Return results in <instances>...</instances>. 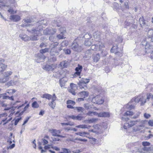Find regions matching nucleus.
<instances>
[{
	"instance_id": "5fc2aeb1",
	"label": "nucleus",
	"mask_w": 153,
	"mask_h": 153,
	"mask_svg": "<svg viewBox=\"0 0 153 153\" xmlns=\"http://www.w3.org/2000/svg\"><path fill=\"white\" fill-rule=\"evenodd\" d=\"M10 135L9 137V140H8L7 141L9 142L10 144L12 143V140L11 139L13 136V134L12 133H10Z\"/></svg>"
},
{
	"instance_id": "c9c22d12",
	"label": "nucleus",
	"mask_w": 153,
	"mask_h": 153,
	"mask_svg": "<svg viewBox=\"0 0 153 153\" xmlns=\"http://www.w3.org/2000/svg\"><path fill=\"white\" fill-rule=\"evenodd\" d=\"M60 65L61 67L64 68L67 67L68 65V61H64L61 62Z\"/></svg>"
},
{
	"instance_id": "7c9ffc66",
	"label": "nucleus",
	"mask_w": 153,
	"mask_h": 153,
	"mask_svg": "<svg viewBox=\"0 0 153 153\" xmlns=\"http://www.w3.org/2000/svg\"><path fill=\"white\" fill-rule=\"evenodd\" d=\"M98 119L97 118H93L92 119H91L88 120H85V123H94L96 122L97 121Z\"/></svg>"
},
{
	"instance_id": "a878e982",
	"label": "nucleus",
	"mask_w": 153,
	"mask_h": 153,
	"mask_svg": "<svg viewBox=\"0 0 153 153\" xmlns=\"http://www.w3.org/2000/svg\"><path fill=\"white\" fill-rule=\"evenodd\" d=\"M43 33L45 35L52 34V32L51 31V28H47L43 31Z\"/></svg>"
},
{
	"instance_id": "052dcab7",
	"label": "nucleus",
	"mask_w": 153,
	"mask_h": 153,
	"mask_svg": "<svg viewBox=\"0 0 153 153\" xmlns=\"http://www.w3.org/2000/svg\"><path fill=\"white\" fill-rule=\"evenodd\" d=\"M63 152L64 153H70L71 152V151L69 150L68 149H67L64 148L62 149Z\"/></svg>"
},
{
	"instance_id": "20e7f679",
	"label": "nucleus",
	"mask_w": 153,
	"mask_h": 153,
	"mask_svg": "<svg viewBox=\"0 0 153 153\" xmlns=\"http://www.w3.org/2000/svg\"><path fill=\"white\" fill-rule=\"evenodd\" d=\"M92 114L94 115H98L99 117H108L109 116V113L106 112H102L98 114L96 112L89 111L87 114L89 116H92Z\"/></svg>"
},
{
	"instance_id": "338daca9",
	"label": "nucleus",
	"mask_w": 153,
	"mask_h": 153,
	"mask_svg": "<svg viewBox=\"0 0 153 153\" xmlns=\"http://www.w3.org/2000/svg\"><path fill=\"white\" fill-rule=\"evenodd\" d=\"M148 124L149 126H153V120H149L148 122Z\"/></svg>"
},
{
	"instance_id": "bb28decb",
	"label": "nucleus",
	"mask_w": 153,
	"mask_h": 153,
	"mask_svg": "<svg viewBox=\"0 0 153 153\" xmlns=\"http://www.w3.org/2000/svg\"><path fill=\"white\" fill-rule=\"evenodd\" d=\"M78 84L79 88L81 89L83 88L85 89V88H87L85 84L83 83V82H82L81 80L79 81V82L78 83Z\"/></svg>"
},
{
	"instance_id": "37998d69",
	"label": "nucleus",
	"mask_w": 153,
	"mask_h": 153,
	"mask_svg": "<svg viewBox=\"0 0 153 153\" xmlns=\"http://www.w3.org/2000/svg\"><path fill=\"white\" fill-rule=\"evenodd\" d=\"M39 106V104L36 101H34L32 104V107L33 108H37Z\"/></svg>"
},
{
	"instance_id": "f03ea898",
	"label": "nucleus",
	"mask_w": 153,
	"mask_h": 153,
	"mask_svg": "<svg viewBox=\"0 0 153 153\" xmlns=\"http://www.w3.org/2000/svg\"><path fill=\"white\" fill-rule=\"evenodd\" d=\"M29 32L33 34L30 37V40L32 41L36 40L38 39V36H41V34L40 31L38 29V28H33L32 29H27Z\"/></svg>"
},
{
	"instance_id": "49530a36",
	"label": "nucleus",
	"mask_w": 153,
	"mask_h": 153,
	"mask_svg": "<svg viewBox=\"0 0 153 153\" xmlns=\"http://www.w3.org/2000/svg\"><path fill=\"white\" fill-rule=\"evenodd\" d=\"M1 98V94H0V99ZM7 106V104H5L4 102L0 100V107H5Z\"/></svg>"
},
{
	"instance_id": "4be33fe9",
	"label": "nucleus",
	"mask_w": 153,
	"mask_h": 153,
	"mask_svg": "<svg viewBox=\"0 0 153 153\" xmlns=\"http://www.w3.org/2000/svg\"><path fill=\"white\" fill-rule=\"evenodd\" d=\"M147 45H146V53H148L152 52L151 57L153 59V51H152V46H150L149 47H147Z\"/></svg>"
},
{
	"instance_id": "423d86ee",
	"label": "nucleus",
	"mask_w": 153,
	"mask_h": 153,
	"mask_svg": "<svg viewBox=\"0 0 153 153\" xmlns=\"http://www.w3.org/2000/svg\"><path fill=\"white\" fill-rule=\"evenodd\" d=\"M50 49L48 48H45L44 49H41L40 51V52L41 54H38V59L42 60L41 61H43V60L46 57L43 54V53L48 52Z\"/></svg>"
},
{
	"instance_id": "0eeeda50",
	"label": "nucleus",
	"mask_w": 153,
	"mask_h": 153,
	"mask_svg": "<svg viewBox=\"0 0 153 153\" xmlns=\"http://www.w3.org/2000/svg\"><path fill=\"white\" fill-rule=\"evenodd\" d=\"M62 72L63 71H59L58 73L59 74V75L58 76V77L61 78L59 81L60 86L61 87L65 85V83L67 81V79L66 78H64L63 76H62Z\"/></svg>"
},
{
	"instance_id": "6e6d98bb",
	"label": "nucleus",
	"mask_w": 153,
	"mask_h": 153,
	"mask_svg": "<svg viewBox=\"0 0 153 153\" xmlns=\"http://www.w3.org/2000/svg\"><path fill=\"white\" fill-rule=\"evenodd\" d=\"M87 134L85 132H78L76 133V134L78 135H79L81 136H83L85 134Z\"/></svg>"
},
{
	"instance_id": "4c0bfd02",
	"label": "nucleus",
	"mask_w": 153,
	"mask_h": 153,
	"mask_svg": "<svg viewBox=\"0 0 153 153\" xmlns=\"http://www.w3.org/2000/svg\"><path fill=\"white\" fill-rule=\"evenodd\" d=\"M54 101H55L52 100L51 102H49L48 104L49 106L53 109H54L55 107L56 103L55 102H54Z\"/></svg>"
},
{
	"instance_id": "bf43d9fd",
	"label": "nucleus",
	"mask_w": 153,
	"mask_h": 153,
	"mask_svg": "<svg viewBox=\"0 0 153 153\" xmlns=\"http://www.w3.org/2000/svg\"><path fill=\"white\" fill-rule=\"evenodd\" d=\"M84 38L85 39H89L91 38V36L88 33H86L83 36Z\"/></svg>"
},
{
	"instance_id": "603ef678",
	"label": "nucleus",
	"mask_w": 153,
	"mask_h": 153,
	"mask_svg": "<svg viewBox=\"0 0 153 153\" xmlns=\"http://www.w3.org/2000/svg\"><path fill=\"white\" fill-rule=\"evenodd\" d=\"M67 103L68 104H71L72 105H74L75 104V102L74 101L69 100L67 101Z\"/></svg>"
},
{
	"instance_id": "f257e3e1",
	"label": "nucleus",
	"mask_w": 153,
	"mask_h": 153,
	"mask_svg": "<svg viewBox=\"0 0 153 153\" xmlns=\"http://www.w3.org/2000/svg\"><path fill=\"white\" fill-rule=\"evenodd\" d=\"M122 120L124 121H126L125 123L123 126V128L125 129H127L128 128L131 127L134 125L137 124V122H140V120H137L135 121L130 120L128 121L129 119L127 117H122Z\"/></svg>"
},
{
	"instance_id": "8fccbe9b",
	"label": "nucleus",
	"mask_w": 153,
	"mask_h": 153,
	"mask_svg": "<svg viewBox=\"0 0 153 153\" xmlns=\"http://www.w3.org/2000/svg\"><path fill=\"white\" fill-rule=\"evenodd\" d=\"M97 140L94 138H91L90 141L91 142V143L92 144H94L96 143V141Z\"/></svg>"
},
{
	"instance_id": "5701e85b",
	"label": "nucleus",
	"mask_w": 153,
	"mask_h": 153,
	"mask_svg": "<svg viewBox=\"0 0 153 153\" xmlns=\"http://www.w3.org/2000/svg\"><path fill=\"white\" fill-rule=\"evenodd\" d=\"M46 23V21L45 20H42L41 21L39 22L36 23V25H39L38 29L39 30H41V29L42 28V26L41 25H46L45 24Z\"/></svg>"
},
{
	"instance_id": "ea45409f",
	"label": "nucleus",
	"mask_w": 153,
	"mask_h": 153,
	"mask_svg": "<svg viewBox=\"0 0 153 153\" xmlns=\"http://www.w3.org/2000/svg\"><path fill=\"white\" fill-rule=\"evenodd\" d=\"M100 58V56L99 53L96 54L94 56V62H97Z\"/></svg>"
},
{
	"instance_id": "1a4fd4ad",
	"label": "nucleus",
	"mask_w": 153,
	"mask_h": 153,
	"mask_svg": "<svg viewBox=\"0 0 153 153\" xmlns=\"http://www.w3.org/2000/svg\"><path fill=\"white\" fill-rule=\"evenodd\" d=\"M99 50L101 51V56H105L107 54V52L105 51H104L103 49L105 48V44L104 43L99 42Z\"/></svg>"
},
{
	"instance_id": "dca6fc26",
	"label": "nucleus",
	"mask_w": 153,
	"mask_h": 153,
	"mask_svg": "<svg viewBox=\"0 0 153 153\" xmlns=\"http://www.w3.org/2000/svg\"><path fill=\"white\" fill-rule=\"evenodd\" d=\"M143 149L144 151H146L143 153H152L153 151V145H152L150 147L143 146Z\"/></svg>"
},
{
	"instance_id": "cd10ccee",
	"label": "nucleus",
	"mask_w": 153,
	"mask_h": 153,
	"mask_svg": "<svg viewBox=\"0 0 153 153\" xmlns=\"http://www.w3.org/2000/svg\"><path fill=\"white\" fill-rule=\"evenodd\" d=\"M61 131L60 130H56V129H52L51 130V132L53 136H57L59 134H60Z\"/></svg>"
},
{
	"instance_id": "f704fd0d",
	"label": "nucleus",
	"mask_w": 153,
	"mask_h": 153,
	"mask_svg": "<svg viewBox=\"0 0 153 153\" xmlns=\"http://www.w3.org/2000/svg\"><path fill=\"white\" fill-rule=\"evenodd\" d=\"M64 32L65 31H63L62 32L60 33V34L58 35L57 36V38L59 39H62L65 38V37H64Z\"/></svg>"
},
{
	"instance_id": "9b49d317",
	"label": "nucleus",
	"mask_w": 153,
	"mask_h": 153,
	"mask_svg": "<svg viewBox=\"0 0 153 153\" xmlns=\"http://www.w3.org/2000/svg\"><path fill=\"white\" fill-rule=\"evenodd\" d=\"M5 60L2 59H0V74L2 73L6 68L7 65L4 64L3 63L4 62Z\"/></svg>"
},
{
	"instance_id": "a18cd8bd",
	"label": "nucleus",
	"mask_w": 153,
	"mask_h": 153,
	"mask_svg": "<svg viewBox=\"0 0 153 153\" xmlns=\"http://www.w3.org/2000/svg\"><path fill=\"white\" fill-rule=\"evenodd\" d=\"M12 72L11 71H8L7 72H5L4 76L6 77H8V76L12 75Z\"/></svg>"
},
{
	"instance_id": "ddd939ff",
	"label": "nucleus",
	"mask_w": 153,
	"mask_h": 153,
	"mask_svg": "<svg viewBox=\"0 0 153 153\" xmlns=\"http://www.w3.org/2000/svg\"><path fill=\"white\" fill-rule=\"evenodd\" d=\"M24 22H23L24 23V24H22L21 25V26L23 27H30V25H32V24H29V23H31L32 22V20L30 19H24L23 20Z\"/></svg>"
},
{
	"instance_id": "6ab92c4d",
	"label": "nucleus",
	"mask_w": 153,
	"mask_h": 153,
	"mask_svg": "<svg viewBox=\"0 0 153 153\" xmlns=\"http://www.w3.org/2000/svg\"><path fill=\"white\" fill-rule=\"evenodd\" d=\"M82 68V66L78 65V66L75 68L76 72L74 74V76H79L80 75Z\"/></svg>"
},
{
	"instance_id": "c85d7f7f",
	"label": "nucleus",
	"mask_w": 153,
	"mask_h": 153,
	"mask_svg": "<svg viewBox=\"0 0 153 153\" xmlns=\"http://www.w3.org/2000/svg\"><path fill=\"white\" fill-rule=\"evenodd\" d=\"M133 102H134V101H131H131L129 102L126 105V108L129 109H134L135 108V105L131 104V103Z\"/></svg>"
},
{
	"instance_id": "680f3d73",
	"label": "nucleus",
	"mask_w": 153,
	"mask_h": 153,
	"mask_svg": "<svg viewBox=\"0 0 153 153\" xmlns=\"http://www.w3.org/2000/svg\"><path fill=\"white\" fill-rule=\"evenodd\" d=\"M49 40L52 42L55 41V38L54 36H51L49 37Z\"/></svg>"
},
{
	"instance_id": "c756f323",
	"label": "nucleus",
	"mask_w": 153,
	"mask_h": 153,
	"mask_svg": "<svg viewBox=\"0 0 153 153\" xmlns=\"http://www.w3.org/2000/svg\"><path fill=\"white\" fill-rule=\"evenodd\" d=\"M42 98H45L48 100H50L52 97V96L49 94L46 93L43 94L41 97Z\"/></svg>"
},
{
	"instance_id": "79ce46f5",
	"label": "nucleus",
	"mask_w": 153,
	"mask_h": 153,
	"mask_svg": "<svg viewBox=\"0 0 153 153\" xmlns=\"http://www.w3.org/2000/svg\"><path fill=\"white\" fill-rule=\"evenodd\" d=\"M82 82L84 83L85 84L89 82L90 79H89L82 78L80 80Z\"/></svg>"
},
{
	"instance_id": "e433bc0d",
	"label": "nucleus",
	"mask_w": 153,
	"mask_h": 153,
	"mask_svg": "<svg viewBox=\"0 0 153 153\" xmlns=\"http://www.w3.org/2000/svg\"><path fill=\"white\" fill-rule=\"evenodd\" d=\"M68 44V41L65 40L63 41L60 45V46L64 47L67 46Z\"/></svg>"
},
{
	"instance_id": "f8f14e48",
	"label": "nucleus",
	"mask_w": 153,
	"mask_h": 153,
	"mask_svg": "<svg viewBox=\"0 0 153 153\" xmlns=\"http://www.w3.org/2000/svg\"><path fill=\"white\" fill-rule=\"evenodd\" d=\"M20 102H21L20 101H17L15 102H12L11 105L12 106L13 108L15 109H16V108L19 109V108L23 106L24 104H22L21 105L19 104V103H20Z\"/></svg>"
},
{
	"instance_id": "7ed1b4c3",
	"label": "nucleus",
	"mask_w": 153,
	"mask_h": 153,
	"mask_svg": "<svg viewBox=\"0 0 153 153\" xmlns=\"http://www.w3.org/2000/svg\"><path fill=\"white\" fill-rule=\"evenodd\" d=\"M146 95H139L131 99V101H134L135 103L140 102L141 105H143L146 102Z\"/></svg>"
},
{
	"instance_id": "f3484780",
	"label": "nucleus",
	"mask_w": 153,
	"mask_h": 153,
	"mask_svg": "<svg viewBox=\"0 0 153 153\" xmlns=\"http://www.w3.org/2000/svg\"><path fill=\"white\" fill-rule=\"evenodd\" d=\"M19 37L22 40L25 41H27L30 40V37L23 33L20 34L19 35Z\"/></svg>"
},
{
	"instance_id": "393cba45",
	"label": "nucleus",
	"mask_w": 153,
	"mask_h": 153,
	"mask_svg": "<svg viewBox=\"0 0 153 153\" xmlns=\"http://www.w3.org/2000/svg\"><path fill=\"white\" fill-rule=\"evenodd\" d=\"M79 94V96L84 98L88 97V93L87 91H82L80 92Z\"/></svg>"
},
{
	"instance_id": "13d9d810",
	"label": "nucleus",
	"mask_w": 153,
	"mask_h": 153,
	"mask_svg": "<svg viewBox=\"0 0 153 153\" xmlns=\"http://www.w3.org/2000/svg\"><path fill=\"white\" fill-rule=\"evenodd\" d=\"M53 54H50L52 56H55L56 55H58L59 53V51L56 50V49H55V50L53 51Z\"/></svg>"
},
{
	"instance_id": "4468645a",
	"label": "nucleus",
	"mask_w": 153,
	"mask_h": 153,
	"mask_svg": "<svg viewBox=\"0 0 153 153\" xmlns=\"http://www.w3.org/2000/svg\"><path fill=\"white\" fill-rule=\"evenodd\" d=\"M71 88L69 89V91L73 95H75L76 92L75 91V89L76 88V85L73 83L70 84Z\"/></svg>"
},
{
	"instance_id": "09e8293b",
	"label": "nucleus",
	"mask_w": 153,
	"mask_h": 153,
	"mask_svg": "<svg viewBox=\"0 0 153 153\" xmlns=\"http://www.w3.org/2000/svg\"><path fill=\"white\" fill-rule=\"evenodd\" d=\"M63 51L66 54H70L71 53V51L69 49H64Z\"/></svg>"
},
{
	"instance_id": "c03bdc74",
	"label": "nucleus",
	"mask_w": 153,
	"mask_h": 153,
	"mask_svg": "<svg viewBox=\"0 0 153 153\" xmlns=\"http://www.w3.org/2000/svg\"><path fill=\"white\" fill-rule=\"evenodd\" d=\"M85 45L87 46H90L91 45V42L90 40H86L85 41Z\"/></svg>"
},
{
	"instance_id": "9d476101",
	"label": "nucleus",
	"mask_w": 153,
	"mask_h": 153,
	"mask_svg": "<svg viewBox=\"0 0 153 153\" xmlns=\"http://www.w3.org/2000/svg\"><path fill=\"white\" fill-rule=\"evenodd\" d=\"M56 67V65L55 64L46 65L43 66L42 68L46 71H50L53 70Z\"/></svg>"
},
{
	"instance_id": "6e6552de",
	"label": "nucleus",
	"mask_w": 153,
	"mask_h": 153,
	"mask_svg": "<svg viewBox=\"0 0 153 153\" xmlns=\"http://www.w3.org/2000/svg\"><path fill=\"white\" fill-rule=\"evenodd\" d=\"M92 101L95 103L101 104L104 102V100L100 96L97 95L92 99Z\"/></svg>"
},
{
	"instance_id": "72a5a7b5",
	"label": "nucleus",
	"mask_w": 153,
	"mask_h": 153,
	"mask_svg": "<svg viewBox=\"0 0 153 153\" xmlns=\"http://www.w3.org/2000/svg\"><path fill=\"white\" fill-rule=\"evenodd\" d=\"M59 21V20H54L52 22V26H56L58 27H60V25L59 24V23L58 22Z\"/></svg>"
},
{
	"instance_id": "a211bd4d",
	"label": "nucleus",
	"mask_w": 153,
	"mask_h": 153,
	"mask_svg": "<svg viewBox=\"0 0 153 153\" xmlns=\"http://www.w3.org/2000/svg\"><path fill=\"white\" fill-rule=\"evenodd\" d=\"M139 22H140V25L143 28H148L149 26L147 25H146V22H145V20L143 17L142 16L140 18Z\"/></svg>"
},
{
	"instance_id": "774afa93",
	"label": "nucleus",
	"mask_w": 153,
	"mask_h": 153,
	"mask_svg": "<svg viewBox=\"0 0 153 153\" xmlns=\"http://www.w3.org/2000/svg\"><path fill=\"white\" fill-rule=\"evenodd\" d=\"M151 96V94H147L146 95V99L147 100H149L150 99V98Z\"/></svg>"
},
{
	"instance_id": "473e14b6",
	"label": "nucleus",
	"mask_w": 153,
	"mask_h": 153,
	"mask_svg": "<svg viewBox=\"0 0 153 153\" xmlns=\"http://www.w3.org/2000/svg\"><path fill=\"white\" fill-rule=\"evenodd\" d=\"M90 126L86 125H80L77 126H76V127L77 128H89L90 127Z\"/></svg>"
},
{
	"instance_id": "2eb2a0df",
	"label": "nucleus",
	"mask_w": 153,
	"mask_h": 153,
	"mask_svg": "<svg viewBox=\"0 0 153 153\" xmlns=\"http://www.w3.org/2000/svg\"><path fill=\"white\" fill-rule=\"evenodd\" d=\"M117 45L114 46L111 50V52H115V54L117 56L121 57L122 56V54L121 53L119 52H117Z\"/></svg>"
},
{
	"instance_id": "39448f33",
	"label": "nucleus",
	"mask_w": 153,
	"mask_h": 153,
	"mask_svg": "<svg viewBox=\"0 0 153 153\" xmlns=\"http://www.w3.org/2000/svg\"><path fill=\"white\" fill-rule=\"evenodd\" d=\"M71 48L74 51L77 52H80L82 50L81 46L79 45L76 40L73 42Z\"/></svg>"
},
{
	"instance_id": "0e129e2a",
	"label": "nucleus",
	"mask_w": 153,
	"mask_h": 153,
	"mask_svg": "<svg viewBox=\"0 0 153 153\" xmlns=\"http://www.w3.org/2000/svg\"><path fill=\"white\" fill-rule=\"evenodd\" d=\"M82 117L79 114L77 116H76V120H82Z\"/></svg>"
},
{
	"instance_id": "4d7b16f0",
	"label": "nucleus",
	"mask_w": 153,
	"mask_h": 153,
	"mask_svg": "<svg viewBox=\"0 0 153 153\" xmlns=\"http://www.w3.org/2000/svg\"><path fill=\"white\" fill-rule=\"evenodd\" d=\"M84 107L85 108L88 110L90 109V108H91V106L89 104H84Z\"/></svg>"
},
{
	"instance_id": "58836bf2",
	"label": "nucleus",
	"mask_w": 153,
	"mask_h": 153,
	"mask_svg": "<svg viewBox=\"0 0 153 153\" xmlns=\"http://www.w3.org/2000/svg\"><path fill=\"white\" fill-rule=\"evenodd\" d=\"M9 79V77H6L4 76V77L3 78H1L0 79V83H4L7 81H8Z\"/></svg>"
},
{
	"instance_id": "b1692460",
	"label": "nucleus",
	"mask_w": 153,
	"mask_h": 153,
	"mask_svg": "<svg viewBox=\"0 0 153 153\" xmlns=\"http://www.w3.org/2000/svg\"><path fill=\"white\" fill-rule=\"evenodd\" d=\"M148 35L149 40L153 42V30L149 29L148 31Z\"/></svg>"
},
{
	"instance_id": "de8ad7c7",
	"label": "nucleus",
	"mask_w": 153,
	"mask_h": 153,
	"mask_svg": "<svg viewBox=\"0 0 153 153\" xmlns=\"http://www.w3.org/2000/svg\"><path fill=\"white\" fill-rule=\"evenodd\" d=\"M75 108L79 112H83L84 111V108L81 107H76Z\"/></svg>"
},
{
	"instance_id": "412c9836",
	"label": "nucleus",
	"mask_w": 153,
	"mask_h": 153,
	"mask_svg": "<svg viewBox=\"0 0 153 153\" xmlns=\"http://www.w3.org/2000/svg\"><path fill=\"white\" fill-rule=\"evenodd\" d=\"M10 19L14 22H17L20 19V17L17 15H12L10 16Z\"/></svg>"
},
{
	"instance_id": "e2e57ef3",
	"label": "nucleus",
	"mask_w": 153,
	"mask_h": 153,
	"mask_svg": "<svg viewBox=\"0 0 153 153\" xmlns=\"http://www.w3.org/2000/svg\"><path fill=\"white\" fill-rule=\"evenodd\" d=\"M13 80H11L9 82H8L7 83L6 85H7L9 86L11 85H13Z\"/></svg>"
},
{
	"instance_id": "aec40b11",
	"label": "nucleus",
	"mask_w": 153,
	"mask_h": 153,
	"mask_svg": "<svg viewBox=\"0 0 153 153\" xmlns=\"http://www.w3.org/2000/svg\"><path fill=\"white\" fill-rule=\"evenodd\" d=\"M59 43L58 42H56L53 44H52L50 46V48H51V50L50 51V54H53V51L55 50L56 48L59 45Z\"/></svg>"
},
{
	"instance_id": "2f4dec72",
	"label": "nucleus",
	"mask_w": 153,
	"mask_h": 153,
	"mask_svg": "<svg viewBox=\"0 0 153 153\" xmlns=\"http://www.w3.org/2000/svg\"><path fill=\"white\" fill-rule=\"evenodd\" d=\"M133 112L130 111H126V112L124 114V117L126 116L130 117L132 116L133 115Z\"/></svg>"
},
{
	"instance_id": "3c124183",
	"label": "nucleus",
	"mask_w": 153,
	"mask_h": 153,
	"mask_svg": "<svg viewBox=\"0 0 153 153\" xmlns=\"http://www.w3.org/2000/svg\"><path fill=\"white\" fill-rule=\"evenodd\" d=\"M150 145V143L147 141L143 142L142 143V145L143 146H149Z\"/></svg>"
},
{
	"instance_id": "69168bd1",
	"label": "nucleus",
	"mask_w": 153,
	"mask_h": 153,
	"mask_svg": "<svg viewBox=\"0 0 153 153\" xmlns=\"http://www.w3.org/2000/svg\"><path fill=\"white\" fill-rule=\"evenodd\" d=\"M144 116L146 118L148 119L151 116L149 114L145 113L144 114Z\"/></svg>"
},
{
	"instance_id": "a19ab883",
	"label": "nucleus",
	"mask_w": 153,
	"mask_h": 153,
	"mask_svg": "<svg viewBox=\"0 0 153 153\" xmlns=\"http://www.w3.org/2000/svg\"><path fill=\"white\" fill-rule=\"evenodd\" d=\"M1 97H2L3 99H9V96L7 95L6 93L0 94Z\"/></svg>"
},
{
	"instance_id": "864d4df0",
	"label": "nucleus",
	"mask_w": 153,
	"mask_h": 153,
	"mask_svg": "<svg viewBox=\"0 0 153 153\" xmlns=\"http://www.w3.org/2000/svg\"><path fill=\"white\" fill-rule=\"evenodd\" d=\"M98 47V45H93L91 47V49L94 51H96L97 50Z\"/></svg>"
}]
</instances>
